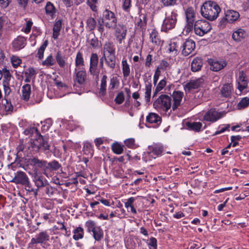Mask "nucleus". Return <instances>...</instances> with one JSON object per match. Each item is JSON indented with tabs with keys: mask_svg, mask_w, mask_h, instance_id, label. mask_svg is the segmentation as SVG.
<instances>
[{
	"mask_svg": "<svg viewBox=\"0 0 249 249\" xmlns=\"http://www.w3.org/2000/svg\"><path fill=\"white\" fill-rule=\"evenodd\" d=\"M147 18L146 14L141 11L139 13L138 17L135 18V25L142 30H145L147 25Z\"/></svg>",
	"mask_w": 249,
	"mask_h": 249,
	"instance_id": "f8f14e48",
	"label": "nucleus"
},
{
	"mask_svg": "<svg viewBox=\"0 0 249 249\" xmlns=\"http://www.w3.org/2000/svg\"><path fill=\"white\" fill-rule=\"evenodd\" d=\"M85 226L87 228L88 232H92L98 226L96 225V223L92 220H89L85 223Z\"/></svg>",
	"mask_w": 249,
	"mask_h": 249,
	"instance_id": "de8ad7c7",
	"label": "nucleus"
},
{
	"mask_svg": "<svg viewBox=\"0 0 249 249\" xmlns=\"http://www.w3.org/2000/svg\"><path fill=\"white\" fill-rule=\"evenodd\" d=\"M24 73L25 75L32 77L36 74V72L33 68H29L25 71Z\"/></svg>",
	"mask_w": 249,
	"mask_h": 249,
	"instance_id": "774afa93",
	"label": "nucleus"
},
{
	"mask_svg": "<svg viewBox=\"0 0 249 249\" xmlns=\"http://www.w3.org/2000/svg\"><path fill=\"white\" fill-rule=\"evenodd\" d=\"M115 49L112 42H106L104 45V53L107 52L109 54H115Z\"/></svg>",
	"mask_w": 249,
	"mask_h": 249,
	"instance_id": "58836bf2",
	"label": "nucleus"
},
{
	"mask_svg": "<svg viewBox=\"0 0 249 249\" xmlns=\"http://www.w3.org/2000/svg\"><path fill=\"white\" fill-rule=\"evenodd\" d=\"M48 44V40H45L38 49L37 55L39 59L43 58L44 52Z\"/></svg>",
	"mask_w": 249,
	"mask_h": 249,
	"instance_id": "49530a36",
	"label": "nucleus"
},
{
	"mask_svg": "<svg viewBox=\"0 0 249 249\" xmlns=\"http://www.w3.org/2000/svg\"><path fill=\"white\" fill-rule=\"evenodd\" d=\"M127 29L123 25H119L116 30V37L120 44L123 43V41L125 38Z\"/></svg>",
	"mask_w": 249,
	"mask_h": 249,
	"instance_id": "a211bd4d",
	"label": "nucleus"
},
{
	"mask_svg": "<svg viewBox=\"0 0 249 249\" xmlns=\"http://www.w3.org/2000/svg\"><path fill=\"white\" fill-rule=\"evenodd\" d=\"M84 229L82 227H77L73 231V239L76 241L83 238L84 237Z\"/></svg>",
	"mask_w": 249,
	"mask_h": 249,
	"instance_id": "4c0bfd02",
	"label": "nucleus"
},
{
	"mask_svg": "<svg viewBox=\"0 0 249 249\" xmlns=\"http://www.w3.org/2000/svg\"><path fill=\"white\" fill-rule=\"evenodd\" d=\"M150 38L152 43L156 45H159L160 43L158 32L155 29H152L150 33Z\"/></svg>",
	"mask_w": 249,
	"mask_h": 249,
	"instance_id": "e433bc0d",
	"label": "nucleus"
},
{
	"mask_svg": "<svg viewBox=\"0 0 249 249\" xmlns=\"http://www.w3.org/2000/svg\"><path fill=\"white\" fill-rule=\"evenodd\" d=\"M160 68L163 71H165L168 69H170L171 66L170 64L164 60H162L160 64Z\"/></svg>",
	"mask_w": 249,
	"mask_h": 249,
	"instance_id": "680f3d73",
	"label": "nucleus"
},
{
	"mask_svg": "<svg viewBox=\"0 0 249 249\" xmlns=\"http://www.w3.org/2000/svg\"><path fill=\"white\" fill-rule=\"evenodd\" d=\"M92 232L94 239L97 241H100L103 238L104 232L100 226L97 227Z\"/></svg>",
	"mask_w": 249,
	"mask_h": 249,
	"instance_id": "473e14b6",
	"label": "nucleus"
},
{
	"mask_svg": "<svg viewBox=\"0 0 249 249\" xmlns=\"http://www.w3.org/2000/svg\"><path fill=\"white\" fill-rule=\"evenodd\" d=\"M107 77L106 75H103L101 80L100 88L99 93L101 96H104L106 93L107 82Z\"/></svg>",
	"mask_w": 249,
	"mask_h": 249,
	"instance_id": "2f4dec72",
	"label": "nucleus"
},
{
	"mask_svg": "<svg viewBox=\"0 0 249 249\" xmlns=\"http://www.w3.org/2000/svg\"><path fill=\"white\" fill-rule=\"evenodd\" d=\"M181 47L182 55L187 56L194 51L196 48V43L193 39L188 38L183 43Z\"/></svg>",
	"mask_w": 249,
	"mask_h": 249,
	"instance_id": "1a4fd4ad",
	"label": "nucleus"
},
{
	"mask_svg": "<svg viewBox=\"0 0 249 249\" xmlns=\"http://www.w3.org/2000/svg\"><path fill=\"white\" fill-rule=\"evenodd\" d=\"M61 168V165L56 160L50 162L46 161L45 168L44 170V174L47 177L51 175V173Z\"/></svg>",
	"mask_w": 249,
	"mask_h": 249,
	"instance_id": "9d476101",
	"label": "nucleus"
},
{
	"mask_svg": "<svg viewBox=\"0 0 249 249\" xmlns=\"http://www.w3.org/2000/svg\"><path fill=\"white\" fill-rule=\"evenodd\" d=\"M124 97L123 91L120 92L116 96L114 101L117 104H121L124 101Z\"/></svg>",
	"mask_w": 249,
	"mask_h": 249,
	"instance_id": "bf43d9fd",
	"label": "nucleus"
},
{
	"mask_svg": "<svg viewBox=\"0 0 249 249\" xmlns=\"http://www.w3.org/2000/svg\"><path fill=\"white\" fill-rule=\"evenodd\" d=\"M33 24V23L31 19L27 20L26 27L24 30V32L26 34L29 33L31 31V28H32Z\"/></svg>",
	"mask_w": 249,
	"mask_h": 249,
	"instance_id": "69168bd1",
	"label": "nucleus"
},
{
	"mask_svg": "<svg viewBox=\"0 0 249 249\" xmlns=\"http://www.w3.org/2000/svg\"><path fill=\"white\" fill-rule=\"evenodd\" d=\"M119 84L118 78L116 76L112 77L110 80L109 89H113Z\"/></svg>",
	"mask_w": 249,
	"mask_h": 249,
	"instance_id": "6e6d98bb",
	"label": "nucleus"
},
{
	"mask_svg": "<svg viewBox=\"0 0 249 249\" xmlns=\"http://www.w3.org/2000/svg\"><path fill=\"white\" fill-rule=\"evenodd\" d=\"M171 97L162 94L153 103V107L159 111L167 112L171 107Z\"/></svg>",
	"mask_w": 249,
	"mask_h": 249,
	"instance_id": "20e7f679",
	"label": "nucleus"
},
{
	"mask_svg": "<svg viewBox=\"0 0 249 249\" xmlns=\"http://www.w3.org/2000/svg\"><path fill=\"white\" fill-rule=\"evenodd\" d=\"M55 59L58 64L61 68H64L65 67L66 58L62 54L60 51L57 52Z\"/></svg>",
	"mask_w": 249,
	"mask_h": 249,
	"instance_id": "ea45409f",
	"label": "nucleus"
},
{
	"mask_svg": "<svg viewBox=\"0 0 249 249\" xmlns=\"http://www.w3.org/2000/svg\"><path fill=\"white\" fill-rule=\"evenodd\" d=\"M28 164L32 166L35 170H37V168H41L43 170L44 173V170L45 168L46 160H39L36 157L29 159L28 160Z\"/></svg>",
	"mask_w": 249,
	"mask_h": 249,
	"instance_id": "2eb2a0df",
	"label": "nucleus"
},
{
	"mask_svg": "<svg viewBox=\"0 0 249 249\" xmlns=\"http://www.w3.org/2000/svg\"><path fill=\"white\" fill-rule=\"evenodd\" d=\"M131 0H123V9L125 11H129V9L131 6Z\"/></svg>",
	"mask_w": 249,
	"mask_h": 249,
	"instance_id": "0e129e2a",
	"label": "nucleus"
},
{
	"mask_svg": "<svg viewBox=\"0 0 249 249\" xmlns=\"http://www.w3.org/2000/svg\"><path fill=\"white\" fill-rule=\"evenodd\" d=\"M93 146L91 143L86 142L84 143L83 151L86 155L90 154L91 156L93 155Z\"/></svg>",
	"mask_w": 249,
	"mask_h": 249,
	"instance_id": "37998d69",
	"label": "nucleus"
},
{
	"mask_svg": "<svg viewBox=\"0 0 249 249\" xmlns=\"http://www.w3.org/2000/svg\"><path fill=\"white\" fill-rule=\"evenodd\" d=\"M50 236L46 231L39 232L35 238H32L30 245H35L40 244V245L45 244L49 240Z\"/></svg>",
	"mask_w": 249,
	"mask_h": 249,
	"instance_id": "6e6552de",
	"label": "nucleus"
},
{
	"mask_svg": "<svg viewBox=\"0 0 249 249\" xmlns=\"http://www.w3.org/2000/svg\"><path fill=\"white\" fill-rule=\"evenodd\" d=\"M102 22L107 28L114 29L117 27V18L114 12L106 9L103 13Z\"/></svg>",
	"mask_w": 249,
	"mask_h": 249,
	"instance_id": "39448f33",
	"label": "nucleus"
},
{
	"mask_svg": "<svg viewBox=\"0 0 249 249\" xmlns=\"http://www.w3.org/2000/svg\"><path fill=\"white\" fill-rule=\"evenodd\" d=\"M183 96V92L179 90H175L173 92L172 94L173 101V111H175L180 106Z\"/></svg>",
	"mask_w": 249,
	"mask_h": 249,
	"instance_id": "4468645a",
	"label": "nucleus"
},
{
	"mask_svg": "<svg viewBox=\"0 0 249 249\" xmlns=\"http://www.w3.org/2000/svg\"><path fill=\"white\" fill-rule=\"evenodd\" d=\"M220 11L219 6L216 2L212 0L205 2L201 9L202 16L211 21L217 18Z\"/></svg>",
	"mask_w": 249,
	"mask_h": 249,
	"instance_id": "f03ea898",
	"label": "nucleus"
},
{
	"mask_svg": "<svg viewBox=\"0 0 249 249\" xmlns=\"http://www.w3.org/2000/svg\"><path fill=\"white\" fill-rule=\"evenodd\" d=\"M246 36V32L242 29H239L234 32L232 35V38L236 41H242Z\"/></svg>",
	"mask_w": 249,
	"mask_h": 249,
	"instance_id": "c85d7f7f",
	"label": "nucleus"
},
{
	"mask_svg": "<svg viewBox=\"0 0 249 249\" xmlns=\"http://www.w3.org/2000/svg\"><path fill=\"white\" fill-rule=\"evenodd\" d=\"M221 117V113L218 112L215 108H211L206 112L203 116V120L208 122H214Z\"/></svg>",
	"mask_w": 249,
	"mask_h": 249,
	"instance_id": "9b49d317",
	"label": "nucleus"
},
{
	"mask_svg": "<svg viewBox=\"0 0 249 249\" xmlns=\"http://www.w3.org/2000/svg\"><path fill=\"white\" fill-rule=\"evenodd\" d=\"M42 64L43 66L47 67L53 66L54 64V59L53 58V56L50 54L42 62Z\"/></svg>",
	"mask_w": 249,
	"mask_h": 249,
	"instance_id": "603ef678",
	"label": "nucleus"
},
{
	"mask_svg": "<svg viewBox=\"0 0 249 249\" xmlns=\"http://www.w3.org/2000/svg\"><path fill=\"white\" fill-rule=\"evenodd\" d=\"M147 244L150 249H157V240L155 237H151Z\"/></svg>",
	"mask_w": 249,
	"mask_h": 249,
	"instance_id": "4d7b16f0",
	"label": "nucleus"
},
{
	"mask_svg": "<svg viewBox=\"0 0 249 249\" xmlns=\"http://www.w3.org/2000/svg\"><path fill=\"white\" fill-rule=\"evenodd\" d=\"M122 71L124 77L126 78L129 75L130 72L129 65L125 58H123L122 60Z\"/></svg>",
	"mask_w": 249,
	"mask_h": 249,
	"instance_id": "c9c22d12",
	"label": "nucleus"
},
{
	"mask_svg": "<svg viewBox=\"0 0 249 249\" xmlns=\"http://www.w3.org/2000/svg\"><path fill=\"white\" fill-rule=\"evenodd\" d=\"M146 121L151 124H155L158 126L161 123V118L156 113H150L146 117Z\"/></svg>",
	"mask_w": 249,
	"mask_h": 249,
	"instance_id": "a878e982",
	"label": "nucleus"
},
{
	"mask_svg": "<svg viewBox=\"0 0 249 249\" xmlns=\"http://www.w3.org/2000/svg\"><path fill=\"white\" fill-rule=\"evenodd\" d=\"M202 59L198 58H194L191 63V70L193 71H199L202 66Z\"/></svg>",
	"mask_w": 249,
	"mask_h": 249,
	"instance_id": "7c9ffc66",
	"label": "nucleus"
},
{
	"mask_svg": "<svg viewBox=\"0 0 249 249\" xmlns=\"http://www.w3.org/2000/svg\"><path fill=\"white\" fill-rule=\"evenodd\" d=\"M186 126L189 130L199 132L202 127V124L200 122H188L186 123Z\"/></svg>",
	"mask_w": 249,
	"mask_h": 249,
	"instance_id": "f704fd0d",
	"label": "nucleus"
},
{
	"mask_svg": "<svg viewBox=\"0 0 249 249\" xmlns=\"http://www.w3.org/2000/svg\"><path fill=\"white\" fill-rule=\"evenodd\" d=\"M211 29V24L205 20H198L194 24L196 34L201 36L209 32Z\"/></svg>",
	"mask_w": 249,
	"mask_h": 249,
	"instance_id": "423d86ee",
	"label": "nucleus"
},
{
	"mask_svg": "<svg viewBox=\"0 0 249 249\" xmlns=\"http://www.w3.org/2000/svg\"><path fill=\"white\" fill-rule=\"evenodd\" d=\"M11 182L23 185L27 191L33 192L35 196L37 195L38 189H35L33 187L28 177L23 171H18Z\"/></svg>",
	"mask_w": 249,
	"mask_h": 249,
	"instance_id": "7ed1b4c3",
	"label": "nucleus"
},
{
	"mask_svg": "<svg viewBox=\"0 0 249 249\" xmlns=\"http://www.w3.org/2000/svg\"><path fill=\"white\" fill-rule=\"evenodd\" d=\"M225 17L227 20V22L233 23L236 21L239 18V13L233 10H227L225 11Z\"/></svg>",
	"mask_w": 249,
	"mask_h": 249,
	"instance_id": "6ab92c4d",
	"label": "nucleus"
},
{
	"mask_svg": "<svg viewBox=\"0 0 249 249\" xmlns=\"http://www.w3.org/2000/svg\"><path fill=\"white\" fill-rule=\"evenodd\" d=\"M11 75L9 71H7L6 73L4 74L3 81L2 85H6L9 84V82L11 79Z\"/></svg>",
	"mask_w": 249,
	"mask_h": 249,
	"instance_id": "e2e57ef3",
	"label": "nucleus"
},
{
	"mask_svg": "<svg viewBox=\"0 0 249 249\" xmlns=\"http://www.w3.org/2000/svg\"><path fill=\"white\" fill-rule=\"evenodd\" d=\"M87 79V74L85 70L77 71L75 69V74L73 76V80L80 85H85Z\"/></svg>",
	"mask_w": 249,
	"mask_h": 249,
	"instance_id": "ddd939ff",
	"label": "nucleus"
},
{
	"mask_svg": "<svg viewBox=\"0 0 249 249\" xmlns=\"http://www.w3.org/2000/svg\"><path fill=\"white\" fill-rule=\"evenodd\" d=\"M45 11L47 15L53 17L56 12V10L53 4L50 1H48L45 6Z\"/></svg>",
	"mask_w": 249,
	"mask_h": 249,
	"instance_id": "72a5a7b5",
	"label": "nucleus"
},
{
	"mask_svg": "<svg viewBox=\"0 0 249 249\" xmlns=\"http://www.w3.org/2000/svg\"><path fill=\"white\" fill-rule=\"evenodd\" d=\"M56 191L57 189L55 187L51 186L48 183L44 187V192L49 197L53 196Z\"/></svg>",
	"mask_w": 249,
	"mask_h": 249,
	"instance_id": "c03bdc74",
	"label": "nucleus"
},
{
	"mask_svg": "<svg viewBox=\"0 0 249 249\" xmlns=\"http://www.w3.org/2000/svg\"><path fill=\"white\" fill-rule=\"evenodd\" d=\"M96 20L92 17L89 18L86 21L87 28L90 31H93L96 25Z\"/></svg>",
	"mask_w": 249,
	"mask_h": 249,
	"instance_id": "a19ab883",
	"label": "nucleus"
},
{
	"mask_svg": "<svg viewBox=\"0 0 249 249\" xmlns=\"http://www.w3.org/2000/svg\"><path fill=\"white\" fill-rule=\"evenodd\" d=\"M34 182L36 186L37 187V189L44 186L48 183L47 181L44 178L41 176H36L34 178Z\"/></svg>",
	"mask_w": 249,
	"mask_h": 249,
	"instance_id": "c756f323",
	"label": "nucleus"
},
{
	"mask_svg": "<svg viewBox=\"0 0 249 249\" xmlns=\"http://www.w3.org/2000/svg\"><path fill=\"white\" fill-rule=\"evenodd\" d=\"M194 21H186V24L184 30L186 34L192 31L193 28H194L195 24H194Z\"/></svg>",
	"mask_w": 249,
	"mask_h": 249,
	"instance_id": "13d9d810",
	"label": "nucleus"
},
{
	"mask_svg": "<svg viewBox=\"0 0 249 249\" xmlns=\"http://www.w3.org/2000/svg\"><path fill=\"white\" fill-rule=\"evenodd\" d=\"M11 63L14 68H17L21 63V60L18 56L13 55L11 58Z\"/></svg>",
	"mask_w": 249,
	"mask_h": 249,
	"instance_id": "5fc2aeb1",
	"label": "nucleus"
},
{
	"mask_svg": "<svg viewBox=\"0 0 249 249\" xmlns=\"http://www.w3.org/2000/svg\"><path fill=\"white\" fill-rule=\"evenodd\" d=\"M152 84L150 83L146 85L144 98L146 102H149L150 100Z\"/></svg>",
	"mask_w": 249,
	"mask_h": 249,
	"instance_id": "3c124183",
	"label": "nucleus"
},
{
	"mask_svg": "<svg viewBox=\"0 0 249 249\" xmlns=\"http://www.w3.org/2000/svg\"><path fill=\"white\" fill-rule=\"evenodd\" d=\"M104 57L106 64L111 69H114L116 66V58L115 54H109L106 56L105 53H104Z\"/></svg>",
	"mask_w": 249,
	"mask_h": 249,
	"instance_id": "cd10ccee",
	"label": "nucleus"
},
{
	"mask_svg": "<svg viewBox=\"0 0 249 249\" xmlns=\"http://www.w3.org/2000/svg\"><path fill=\"white\" fill-rule=\"evenodd\" d=\"M89 42L90 45L93 49H97L99 47V41L97 37L94 36L93 38L89 40Z\"/></svg>",
	"mask_w": 249,
	"mask_h": 249,
	"instance_id": "864d4df0",
	"label": "nucleus"
},
{
	"mask_svg": "<svg viewBox=\"0 0 249 249\" xmlns=\"http://www.w3.org/2000/svg\"><path fill=\"white\" fill-rule=\"evenodd\" d=\"M99 63V57L97 53H92L90 57L89 72H94L93 71L98 70L97 68Z\"/></svg>",
	"mask_w": 249,
	"mask_h": 249,
	"instance_id": "412c9836",
	"label": "nucleus"
},
{
	"mask_svg": "<svg viewBox=\"0 0 249 249\" xmlns=\"http://www.w3.org/2000/svg\"><path fill=\"white\" fill-rule=\"evenodd\" d=\"M178 14L172 12L170 16L167 17L163 20L161 30L165 32L174 28L177 22Z\"/></svg>",
	"mask_w": 249,
	"mask_h": 249,
	"instance_id": "0eeeda50",
	"label": "nucleus"
},
{
	"mask_svg": "<svg viewBox=\"0 0 249 249\" xmlns=\"http://www.w3.org/2000/svg\"><path fill=\"white\" fill-rule=\"evenodd\" d=\"M204 80L202 78L191 80L190 82L187 83L185 85V89H187L188 91H190L192 89H198L201 86Z\"/></svg>",
	"mask_w": 249,
	"mask_h": 249,
	"instance_id": "aec40b11",
	"label": "nucleus"
},
{
	"mask_svg": "<svg viewBox=\"0 0 249 249\" xmlns=\"http://www.w3.org/2000/svg\"><path fill=\"white\" fill-rule=\"evenodd\" d=\"M26 44V39L21 36H18L12 42V46L16 51L23 48Z\"/></svg>",
	"mask_w": 249,
	"mask_h": 249,
	"instance_id": "f3484780",
	"label": "nucleus"
},
{
	"mask_svg": "<svg viewBox=\"0 0 249 249\" xmlns=\"http://www.w3.org/2000/svg\"><path fill=\"white\" fill-rule=\"evenodd\" d=\"M249 105V98L248 97L243 98L238 104L237 107L241 109L247 107Z\"/></svg>",
	"mask_w": 249,
	"mask_h": 249,
	"instance_id": "09e8293b",
	"label": "nucleus"
},
{
	"mask_svg": "<svg viewBox=\"0 0 249 249\" xmlns=\"http://www.w3.org/2000/svg\"><path fill=\"white\" fill-rule=\"evenodd\" d=\"M111 148L113 152L116 154H121L123 151V147L118 143H114Z\"/></svg>",
	"mask_w": 249,
	"mask_h": 249,
	"instance_id": "8fccbe9b",
	"label": "nucleus"
},
{
	"mask_svg": "<svg viewBox=\"0 0 249 249\" xmlns=\"http://www.w3.org/2000/svg\"><path fill=\"white\" fill-rule=\"evenodd\" d=\"M177 0H160L165 7L172 6L176 5Z\"/></svg>",
	"mask_w": 249,
	"mask_h": 249,
	"instance_id": "052dcab7",
	"label": "nucleus"
},
{
	"mask_svg": "<svg viewBox=\"0 0 249 249\" xmlns=\"http://www.w3.org/2000/svg\"><path fill=\"white\" fill-rule=\"evenodd\" d=\"M24 134L31 137L27 147L32 154L36 153L39 151L46 153L50 150L51 146L48 143V138L41 135L36 128H27L24 131Z\"/></svg>",
	"mask_w": 249,
	"mask_h": 249,
	"instance_id": "f257e3e1",
	"label": "nucleus"
},
{
	"mask_svg": "<svg viewBox=\"0 0 249 249\" xmlns=\"http://www.w3.org/2000/svg\"><path fill=\"white\" fill-rule=\"evenodd\" d=\"M237 88L240 91H242L248 87V83L246 79V75L243 71H241L239 72Z\"/></svg>",
	"mask_w": 249,
	"mask_h": 249,
	"instance_id": "5701e85b",
	"label": "nucleus"
},
{
	"mask_svg": "<svg viewBox=\"0 0 249 249\" xmlns=\"http://www.w3.org/2000/svg\"><path fill=\"white\" fill-rule=\"evenodd\" d=\"M209 63L211 66V69L215 71H220L224 67H225L227 65V63L225 62H220L218 61H213L210 60Z\"/></svg>",
	"mask_w": 249,
	"mask_h": 249,
	"instance_id": "bb28decb",
	"label": "nucleus"
},
{
	"mask_svg": "<svg viewBox=\"0 0 249 249\" xmlns=\"http://www.w3.org/2000/svg\"><path fill=\"white\" fill-rule=\"evenodd\" d=\"M84 65V61L83 57V54L79 51L76 54L75 58V66L76 67L83 66Z\"/></svg>",
	"mask_w": 249,
	"mask_h": 249,
	"instance_id": "a18cd8bd",
	"label": "nucleus"
},
{
	"mask_svg": "<svg viewBox=\"0 0 249 249\" xmlns=\"http://www.w3.org/2000/svg\"><path fill=\"white\" fill-rule=\"evenodd\" d=\"M62 27V21L60 20H58L56 21L54 24L53 28V31H56L60 32Z\"/></svg>",
	"mask_w": 249,
	"mask_h": 249,
	"instance_id": "338daca9",
	"label": "nucleus"
},
{
	"mask_svg": "<svg viewBox=\"0 0 249 249\" xmlns=\"http://www.w3.org/2000/svg\"><path fill=\"white\" fill-rule=\"evenodd\" d=\"M21 99L27 102L29 101L31 94V86L29 84H26L22 87Z\"/></svg>",
	"mask_w": 249,
	"mask_h": 249,
	"instance_id": "b1692460",
	"label": "nucleus"
},
{
	"mask_svg": "<svg viewBox=\"0 0 249 249\" xmlns=\"http://www.w3.org/2000/svg\"><path fill=\"white\" fill-rule=\"evenodd\" d=\"M149 154H153L156 157L161 156L164 151L163 146L161 143H154L148 146Z\"/></svg>",
	"mask_w": 249,
	"mask_h": 249,
	"instance_id": "dca6fc26",
	"label": "nucleus"
},
{
	"mask_svg": "<svg viewBox=\"0 0 249 249\" xmlns=\"http://www.w3.org/2000/svg\"><path fill=\"white\" fill-rule=\"evenodd\" d=\"M186 21L195 20V13L192 7L188 8L185 11Z\"/></svg>",
	"mask_w": 249,
	"mask_h": 249,
	"instance_id": "79ce46f5",
	"label": "nucleus"
},
{
	"mask_svg": "<svg viewBox=\"0 0 249 249\" xmlns=\"http://www.w3.org/2000/svg\"><path fill=\"white\" fill-rule=\"evenodd\" d=\"M8 22V19L7 17L3 16L0 17V40L4 38L3 34L7 30Z\"/></svg>",
	"mask_w": 249,
	"mask_h": 249,
	"instance_id": "393cba45",
	"label": "nucleus"
},
{
	"mask_svg": "<svg viewBox=\"0 0 249 249\" xmlns=\"http://www.w3.org/2000/svg\"><path fill=\"white\" fill-rule=\"evenodd\" d=\"M232 90V84L231 83H227L222 86L220 89V93L222 96L228 98L231 96Z\"/></svg>",
	"mask_w": 249,
	"mask_h": 249,
	"instance_id": "4be33fe9",
	"label": "nucleus"
}]
</instances>
